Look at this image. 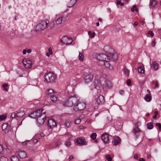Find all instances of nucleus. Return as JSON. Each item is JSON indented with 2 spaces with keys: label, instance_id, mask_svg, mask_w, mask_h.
<instances>
[{
  "label": "nucleus",
  "instance_id": "obj_1",
  "mask_svg": "<svg viewBox=\"0 0 161 161\" xmlns=\"http://www.w3.org/2000/svg\"><path fill=\"white\" fill-rule=\"evenodd\" d=\"M80 98L76 95H74L73 96L69 97L67 100L63 103V104L65 106L71 107L75 105L78 103Z\"/></svg>",
  "mask_w": 161,
  "mask_h": 161
},
{
  "label": "nucleus",
  "instance_id": "obj_2",
  "mask_svg": "<svg viewBox=\"0 0 161 161\" xmlns=\"http://www.w3.org/2000/svg\"><path fill=\"white\" fill-rule=\"evenodd\" d=\"M56 78V75L52 72L47 73L44 75L45 81L47 82H55Z\"/></svg>",
  "mask_w": 161,
  "mask_h": 161
},
{
  "label": "nucleus",
  "instance_id": "obj_3",
  "mask_svg": "<svg viewBox=\"0 0 161 161\" xmlns=\"http://www.w3.org/2000/svg\"><path fill=\"white\" fill-rule=\"evenodd\" d=\"M49 21L42 20L36 26V31H41L45 29L47 26Z\"/></svg>",
  "mask_w": 161,
  "mask_h": 161
},
{
  "label": "nucleus",
  "instance_id": "obj_4",
  "mask_svg": "<svg viewBox=\"0 0 161 161\" xmlns=\"http://www.w3.org/2000/svg\"><path fill=\"white\" fill-rule=\"evenodd\" d=\"M86 107V104L84 102H80L79 101L77 104L73 107L74 110L75 111H78L83 110Z\"/></svg>",
  "mask_w": 161,
  "mask_h": 161
},
{
  "label": "nucleus",
  "instance_id": "obj_5",
  "mask_svg": "<svg viewBox=\"0 0 161 161\" xmlns=\"http://www.w3.org/2000/svg\"><path fill=\"white\" fill-rule=\"evenodd\" d=\"M75 144L77 146H79L86 145L87 141L84 137H78L76 139Z\"/></svg>",
  "mask_w": 161,
  "mask_h": 161
},
{
  "label": "nucleus",
  "instance_id": "obj_6",
  "mask_svg": "<svg viewBox=\"0 0 161 161\" xmlns=\"http://www.w3.org/2000/svg\"><path fill=\"white\" fill-rule=\"evenodd\" d=\"M25 113L24 110L19 111L18 112H15L12 113L10 116L13 118H16L18 119L20 118L23 117L25 115Z\"/></svg>",
  "mask_w": 161,
  "mask_h": 161
},
{
  "label": "nucleus",
  "instance_id": "obj_7",
  "mask_svg": "<svg viewBox=\"0 0 161 161\" xmlns=\"http://www.w3.org/2000/svg\"><path fill=\"white\" fill-rule=\"evenodd\" d=\"M94 57L98 60L105 61L107 60H110V58L108 56L106 55L101 54H99L95 53L94 54Z\"/></svg>",
  "mask_w": 161,
  "mask_h": 161
},
{
  "label": "nucleus",
  "instance_id": "obj_8",
  "mask_svg": "<svg viewBox=\"0 0 161 161\" xmlns=\"http://www.w3.org/2000/svg\"><path fill=\"white\" fill-rule=\"evenodd\" d=\"M42 109H38L36 111L31 113L30 115L31 118L37 119L40 117L42 113Z\"/></svg>",
  "mask_w": 161,
  "mask_h": 161
},
{
  "label": "nucleus",
  "instance_id": "obj_9",
  "mask_svg": "<svg viewBox=\"0 0 161 161\" xmlns=\"http://www.w3.org/2000/svg\"><path fill=\"white\" fill-rule=\"evenodd\" d=\"M46 117L45 112H43L41 115V116L37 118L36 121L39 126L42 125L44 123Z\"/></svg>",
  "mask_w": 161,
  "mask_h": 161
},
{
  "label": "nucleus",
  "instance_id": "obj_10",
  "mask_svg": "<svg viewBox=\"0 0 161 161\" xmlns=\"http://www.w3.org/2000/svg\"><path fill=\"white\" fill-rule=\"evenodd\" d=\"M93 75L90 73H86L84 74V80L86 83H89L92 81Z\"/></svg>",
  "mask_w": 161,
  "mask_h": 161
},
{
  "label": "nucleus",
  "instance_id": "obj_11",
  "mask_svg": "<svg viewBox=\"0 0 161 161\" xmlns=\"http://www.w3.org/2000/svg\"><path fill=\"white\" fill-rule=\"evenodd\" d=\"M23 63L24 66L27 69L31 68L32 63L31 61L27 58H25L23 60Z\"/></svg>",
  "mask_w": 161,
  "mask_h": 161
},
{
  "label": "nucleus",
  "instance_id": "obj_12",
  "mask_svg": "<svg viewBox=\"0 0 161 161\" xmlns=\"http://www.w3.org/2000/svg\"><path fill=\"white\" fill-rule=\"evenodd\" d=\"M103 78L100 77H97L95 78L94 82V86L95 88L98 89L100 88L101 86V81Z\"/></svg>",
  "mask_w": 161,
  "mask_h": 161
},
{
  "label": "nucleus",
  "instance_id": "obj_13",
  "mask_svg": "<svg viewBox=\"0 0 161 161\" xmlns=\"http://www.w3.org/2000/svg\"><path fill=\"white\" fill-rule=\"evenodd\" d=\"M68 17V15H67L66 17L63 16L60 17H58L57 16L56 17V19L55 21V23L56 25H59L61 24L63 22L65 21L66 19V18H67Z\"/></svg>",
  "mask_w": 161,
  "mask_h": 161
},
{
  "label": "nucleus",
  "instance_id": "obj_14",
  "mask_svg": "<svg viewBox=\"0 0 161 161\" xmlns=\"http://www.w3.org/2000/svg\"><path fill=\"white\" fill-rule=\"evenodd\" d=\"M61 41L63 43L66 45H70L72 43L73 41L72 38L67 36H65L62 37Z\"/></svg>",
  "mask_w": 161,
  "mask_h": 161
},
{
  "label": "nucleus",
  "instance_id": "obj_15",
  "mask_svg": "<svg viewBox=\"0 0 161 161\" xmlns=\"http://www.w3.org/2000/svg\"><path fill=\"white\" fill-rule=\"evenodd\" d=\"M142 132L140 129L137 127H136L133 130L132 132L134 138L136 139L139 136L141 133Z\"/></svg>",
  "mask_w": 161,
  "mask_h": 161
},
{
  "label": "nucleus",
  "instance_id": "obj_16",
  "mask_svg": "<svg viewBox=\"0 0 161 161\" xmlns=\"http://www.w3.org/2000/svg\"><path fill=\"white\" fill-rule=\"evenodd\" d=\"M112 87L111 82L107 80L105 81L104 84L103 85V89L105 91H106L108 89L112 88Z\"/></svg>",
  "mask_w": 161,
  "mask_h": 161
},
{
  "label": "nucleus",
  "instance_id": "obj_17",
  "mask_svg": "<svg viewBox=\"0 0 161 161\" xmlns=\"http://www.w3.org/2000/svg\"><path fill=\"white\" fill-rule=\"evenodd\" d=\"M101 139L104 144H107L109 141V136L107 133L103 134L101 136Z\"/></svg>",
  "mask_w": 161,
  "mask_h": 161
},
{
  "label": "nucleus",
  "instance_id": "obj_18",
  "mask_svg": "<svg viewBox=\"0 0 161 161\" xmlns=\"http://www.w3.org/2000/svg\"><path fill=\"white\" fill-rule=\"evenodd\" d=\"M17 155L19 156L21 158H25L26 157V154L24 151L21 150H18L16 152Z\"/></svg>",
  "mask_w": 161,
  "mask_h": 161
},
{
  "label": "nucleus",
  "instance_id": "obj_19",
  "mask_svg": "<svg viewBox=\"0 0 161 161\" xmlns=\"http://www.w3.org/2000/svg\"><path fill=\"white\" fill-rule=\"evenodd\" d=\"M2 131L5 133L8 132L10 130V126L7 123H4L2 126Z\"/></svg>",
  "mask_w": 161,
  "mask_h": 161
},
{
  "label": "nucleus",
  "instance_id": "obj_20",
  "mask_svg": "<svg viewBox=\"0 0 161 161\" xmlns=\"http://www.w3.org/2000/svg\"><path fill=\"white\" fill-rule=\"evenodd\" d=\"M47 125L51 129L57 126V124L55 121L53 119H50L48 121Z\"/></svg>",
  "mask_w": 161,
  "mask_h": 161
},
{
  "label": "nucleus",
  "instance_id": "obj_21",
  "mask_svg": "<svg viewBox=\"0 0 161 161\" xmlns=\"http://www.w3.org/2000/svg\"><path fill=\"white\" fill-rule=\"evenodd\" d=\"M105 102L104 97L101 95H99L97 99V102L99 105L103 104Z\"/></svg>",
  "mask_w": 161,
  "mask_h": 161
},
{
  "label": "nucleus",
  "instance_id": "obj_22",
  "mask_svg": "<svg viewBox=\"0 0 161 161\" xmlns=\"http://www.w3.org/2000/svg\"><path fill=\"white\" fill-rule=\"evenodd\" d=\"M121 142V140L119 137L118 136L114 137L112 142L113 145L116 146L119 144Z\"/></svg>",
  "mask_w": 161,
  "mask_h": 161
},
{
  "label": "nucleus",
  "instance_id": "obj_23",
  "mask_svg": "<svg viewBox=\"0 0 161 161\" xmlns=\"http://www.w3.org/2000/svg\"><path fill=\"white\" fill-rule=\"evenodd\" d=\"M3 152L8 153L11 152L10 150L8 148H3V146L1 144H0V153Z\"/></svg>",
  "mask_w": 161,
  "mask_h": 161
},
{
  "label": "nucleus",
  "instance_id": "obj_24",
  "mask_svg": "<svg viewBox=\"0 0 161 161\" xmlns=\"http://www.w3.org/2000/svg\"><path fill=\"white\" fill-rule=\"evenodd\" d=\"M108 60L106 59V60L104 61V64L107 68H108L110 70H112L113 69V66L109 63Z\"/></svg>",
  "mask_w": 161,
  "mask_h": 161
},
{
  "label": "nucleus",
  "instance_id": "obj_25",
  "mask_svg": "<svg viewBox=\"0 0 161 161\" xmlns=\"http://www.w3.org/2000/svg\"><path fill=\"white\" fill-rule=\"evenodd\" d=\"M109 57L110 58V59L112 58L114 61H116L118 59L117 54L116 53H110Z\"/></svg>",
  "mask_w": 161,
  "mask_h": 161
},
{
  "label": "nucleus",
  "instance_id": "obj_26",
  "mask_svg": "<svg viewBox=\"0 0 161 161\" xmlns=\"http://www.w3.org/2000/svg\"><path fill=\"white\" fill-rule=\"evenodd\" d=\"M157 3L158 2L155 0H150L149 6L150 8L155 7Z\"/></svg>",
  "mask_w": 161,
  "mask_h": 161
},
{
  "label": "nucleus",
  "instance_id": "obj_27",
  "mask_svg": "<svg viewBox=\"0 0 161 161\" xmlns=\"http://www.w3.org/2000/svg\"><path fill=\"white\" fill-rule=\"evenodd\" d=\"M158 64L155 61L152 62L151 67L155 70H157L158 68Z\"/></svg>",
  "mask_w": 161,
  "mask_h": 161
},
{
  "label": "nucleus",
  "instance_id": "obj_28",
  "mask_svg": "<svg viewBox=\"0 0 161 161\" xmlns=\"http://www.w3.org/2000/svg\"><path fill=\"white\" fill-rule=\"evenodd\" d=\"M152 99V97L151 94H147L146 95L144 99L147 102H150L151 101Z\"/></svg>",
  "mask_w": 161,
  "mask_h": 161
},
{
  "label": "nucleus",
  "instance_id": "obj_29",
  "mask_svg": "<svg viewBox=\"0 0 161 161\" xmlns=\"http://www.w3.org/2000/svg\"><path fill=\"white\" fill-rule=\"evenodd\" d=\"M76 0H71L68 4V7L70 8L72 7L76 3Z\"/></svg>",
  "mask_w": 161,
  "mask_h": 161
},
{
  "label": "nucleus",
  "instance_id": "obj_30",
  "mask_svg": "<svg viewBox=\"0 0 161 161\" xmlns=\"http://www.w3.org/2000/svg\"><path fill=\"white\" fill-rule=\"evenodd\" d=\"M55 25H56L55 23H53L52 22H50L48 24L47 27L49 29H51L54 27Z\"/></svg>",
  "mask_w": 161,
  "mask_h": 161
},
{
  "label": "nucleus",
  "instance_id": "obj_31",
  "mask_svg": "<svg viewBox=\"0 0 161 161\" xmlns=\"http://www.w3.org/2000/svg\"><path fill=\"white\" fill-rule=\"evenodd\" d=\"M123 71L125 75L126 76L128 77L129 76L130 71L128 69L125 68L124 69Z\"/></svg>",
  "mask_w": 161,
  "mask_h": 161
},
{
  "label": "nucleus",
  "instance_id": "obj_32",
  "mask_svg": "<svg viewBox=\"0 0 161 161\" xmlns=\"http://www.w3.org/2000/svg\"><path fill=\"white\" fill-rule=\"evenodd\" d=\"M147 128L149 130L152 129L153 128V125L152 123L149 122L147 124Z\"/></svg>",
  "mask_w": 161,
  "mask_h": 161
},
{
  "label": "nucleus",
  "instance_id": "obj_33",
  "mask_svg": "<svg viewBox=\"0 0 161 161\" xmlns=\"http://www.w3.org/2000/svg\"><path fill=\"white\" fill-rule=\"evenodd\" d=\"M51 99L53 102H55L57 100L58 97L56 96L52 95L51 96Z\"/></svg>",
  "mask_w": 161,
  "mask_h": 161
},
{
  "label": "nucleus",
  "instance_id": "obj_34",
  "mask_svg": "<svg viewBox=\"0 0 161 161\" xmlns=\"http://www.w3.org/2000/svg\"><path fill=\"white\" fill-rule=\"evenodd\" d=\"M88 34L91 38H93L95 35V33L94 32H92L91 31H88Z\"/></svg>",
  "mask_w": 161,
  "mask_h": 161
},
{
  "label": "nucleus",
  "instance_id": "obj_35",
  "mask_svg": "<svg viewBox=\"0 0 161 161\" xmlns=\"http://www.w3.org/2000/svg\"><path fill=\"white\" fill-rule=\"evenodd\" d=\"M7 115L3 114L0 115V122L5 120L7 118Z\"/></svg>",
  "mask_w": 161,
  "mask_h": 161
},
{
  "label": "nucleus",
  "instance_id": "obj_36",
  "mask_svg": "<svg viewBox=\"0 0 161 161\" xmlns=\"http://www.w3.org/2000/svg\"><path fill=\"white\" fill-rule=\"evenodd\" d=\"M11 161H19L18 158L16 156H13L11 158Z\"/></svg>",
  "mask_w": 161,
  "mask_h": 161
},
{
  "label": "nucleus",
  "instance_id": "obj_37",
  "mask_svg": "<svg viewBox=\"0 0 161 161\" xmlns=\"http://www.w3.org/2000/svg\"><path fill=\"white\" fill-rule=\"evenodd\" d=\"M138 71L140 73H144V71L143 69L142 66H140L138 68Z\"/></svg>",
  "mask_w": 161,
  "mask_h": 161
},
{
  "label": "nucleus",
  "instance_id": "obj_38",
  "mask_svg": "<svg viewBox=\"0 0 161 161\" xmlns=\"http://www.w3.org/2000/svg\"><path fill=\"white\" fill-rule=\"evenodd\" d=\"M52 49L51 48H49L48 49V52H47L46 53V55L48 57H49L50 55L52 54Z\"/></svg>",
  "mask_w": 161,
  "mask_h": 161
},
{
  "label": "nucleus",
  "instance_id": "obj_39",
  "mask_svg": "<svg viewBox=\"0 0 161 161\" xmlns=\"http://www.w3.org/2000/svg\"><path fill=\"white\" fill-rule=\"evenodd\" d=\"M97 137V134L96 133H93L91 135V137L93 140L96 139Z\"/></svg>",
  "mask_w": 161,
  "mask_h": 161
},
{
  "label": "nucleus",
  "instance_id": "obj_40",
  "mask_svg": "<svg viewBox=\"0 0 161 161\" xmlns=\"http://www.w3.org/2000/svg\"><path fill=\"white\" fill-rule=\"evenodd\" d=\"M53 90L52 89H48L46 91V94L47 95H49L50 94L53 92Z\"/></svg>",
  "mask_w": 161,
  "mask_h": 161
},
{
  "label": "nucleus",
  "instance_id": "obj_41",
  "mask_svg": "<svg viewBox=\"0 0 161 161\" xmlns=\"http://www.w3.org/2000/svg\"><path fill=\"white\" fill-rule=\"evenodd\" d=\"M79 59L80 61H82L84 59V56L83 54L80 53H79Z\"/></svg>",
  "mask_w": 161,
  "mask_h": 161
},
{
  "label": "nucleus",
  "instance_id": "obj_42",
  "mask_svg": "<svg viewBox=\"0 0 161 161\" xmlns=\"http://www.w3.org/2000/svg\"><path fill=\"white\" fill-rule=\"evenodd\" d=\"M8 84L5 83L3 85V87L4 90L6 91L7 92L8 91V89L6 87L8 86Z\"/></svg>",
  "mask_w": 161,
  "mask_h": 161
},
{
  "label": "nucleus",
  "instance_id": "obj_43",
  "mask_svg": "<svg viewBox=\"0 0 161 161\" xmlns=\"http://www.w3.org/2000/svg\"><path fill=\"white\" fill-rule=\"evenodd\" d=\"M106 159L108 160V161H111L112 160V158L111 157L110 155H107L105 157Z\"/></svg>",
  "mask_w": 161,
  "mask_h": 161
},
{
  "label": "nucleus",
  "instance_id": "obj_44",
  "mask_svg": "<svg viewBox=\"0 0 161 161\" xmlns=\"http://www.w3.org/2000/svg\"><path fill=\"white\" fill-rule=\"evenodd\" d=\"M116 3L117 5H119L121 6H123L124 5L123 3L121 2L120 0H117Z\"/></svg>",
  "mask_w": 161,
  "mask_h": 161
},
{
  "label": "nucleus",
  "instance_id": "obj_45",
  "mask_svg": "<svg viewBox=\"0 0 161 161\" xmlns=\"http://www.w3.org/2000/svg\"><path fill=\"white\" fill-rule=\"evenodd\" d=\"M65 126L67 128H69L70 127V124L69 122L67 120H66L64 123Z\"/></svg>",
  "mask_w": 161,
  "mask_h": 161
},
{
  "label": "nucleus",
  "instance_id": "obj_46",
  "mask_svg": "<svg viewBox=\"0 0 161 161\" xmlns=\"http://www.w3.org/2000/svg\"><path fill=\"white\" fill-rule=\"evenodd\" d=\"M1 161H8V158L4 157H2L0 158Z\"/></svg>",
  "mask_w": 161,
  "mask_h": 161
},
{
  "label": "nucleus",
  "instance_id": "obj_47",
  "mask_svg": "<svg viewBox=\"0 0 161 161\" xmlns=\"http://www.w3.org/2000/svg\"><path fill=\"white\" fill-rule=\"evenodd\" d=\"M71 143L69 141H67L65 143V145L66 147H69L71 145Z\"/></svg>",
  "mask_w": 161,
  "mask_h": 161
},
{
  "label": "nucleus",
  "instance_id": "obj_48",
  "mask_svg": "<svg viewBox=\"0 0 161 161\" xmlns=\"http://www.w3.org/2000/svg\"><path fill=\"white\" fill-rule=\"evenodd\" d=\"M147 34L148 35H150L152 37H153L154 36V34L152 31H148Z\"/></svg>",
  "mask_w": 161,
  "mask_h": 161
},
{
  "label": "nucleus",
  "instance_id": "obj_49",
  "mask_svg": "<svg viewBox=\"0 0 161 161\" xmlns=\"http://www.w3.org/2000/svg\"><path fill=\"white\" fill-rule=\"evenodd\" d=\"M136 6L134 5L132 8H131V10L132 12H134L135 11H137V9L136 8Z\"/></svg>",
  "mask_w": 161,
  "mask_h": 161
},
{
  "label": "nucleus",
  "instance_id": "obj_50",
  "mask_svg": "<svg viewBox=\"0 0 161 161\" xmlns=\"http://www.w3.org/2000/svg\"><path fill=\"white\" fill-rule=\"evenodd\" d=\"M127 84L128 86H130L131 85V81L130 79H128L127 80Z\"/></svg>",
  "mask_w": 161,
  "mask_h": 161
},
{
  "label": "nucleus",
  "instance_id": "obj_51",
  "mask_svg": "<svg viewBox=\"0 0 161 161\" xmlns=\"http://www.w3.org/2000/svg\"><path fill=\"white\" fill-rule=\"evenodd\" d=\"M75 123L76 124H79L80 122V119H77L75 121Z\"/></svg>",
  "mask_w": 161,
  "mask_h": 161
},
{
  "label": "nucleus",
  "instance_id": "obj_52",
  "mask_svg": "<svg viewBox=\"0 0 161 161\" xmlns=\"http://www.w3.org/2000/svg\"><path fill=\"white\" fill-rule=\"evenodd\" d=\"M156 125L158 127L159 130H161V124L159 123H158L156 124Z\"/></svg>",
  "mask_w": 161,
  "mask_h": 161
},
{
  "label": "nucleus",
  "instance_id": "obj_53",
  "mask_svg": "<svg viewBox=\"0 0 161 161\" xmlns=\"http://www.w3.org/2000/svg\"><path fill=\"white\" fill-rule=\"evenodd\" d=\"M61 144V142L60 141H58L56 143V145L57 146H59Z\"/></svg>",
  "mask_w": 161,
  "mask_h": 161
},
{
  "label": "nucleus",
  "instance_id": "obj_54",
  "mask_svg": "<svg viewBox=\"0 0 161 161\" xmlns=\"http://www.w3.org/2000/svg\"><path fill=\"white\" fill-rule=\"evenodd\" d=\"M156 43V42L155 40H153V41H152V45L153 47H154L155 46Z\"/></svg>",
  "mask_w": 161,
  "mask_h": 161
},
{
  "label": "nucleus",
  "instance_id": "obj_55",
  "mask_svg": "<svg viewBox=\"0 0 161 161\" xmlns=\"http://www.w3.org/2000/svg\"><path fill=\"white\" fill-rule=\"evenodd\" d=\"M135 125H136V127H138V126H139L141 125V123L138 122H136V123Z\"/></svg>",
  "mask_w": 161,
  "mask_h": 161
},
{
  "label": "nucleus",
  "instance_id": "obj_56",
  "mask_svg": "<svg viewBox=\"0 0 161 161\" xmlns=\"http://www.w3.org/2000/svg\"><path fill=\"white\" fill-rule=\"evenodd\" d=\"M138 157V155L137 154H135L134 156V158L136 159H137Z\"/></svg>",
  "mask_w": 161,
  "mask_h": 161
},
{
  "label": "nucleus",
  "instance_id": "obj_57",
  "mask_svg": "<svg viewBox=\"0 0 161 161\" xmlns=\"http://www.w3.org/2000/svg\"><path fill=\"white\" fill-rule=\"evenodd\" d=\"M158 86H159V84L158 83L157 81L155 84V87H158Z\"/></svg>",
  "mask_w": 161,
  "mask_h": 161
},
{
  "label": "nucleus",
  "instance_id": "obj_58",
  "mask_svg": "<svg viewBox=\"0 0 161 161\" xmlns=\"http://www.w3.org/2000/svg\"><path fill=\"white\" fill-rule=\"evenodd\" d=\"M27 52L26 50V49H24V50L23 51V54L25 55V54H26Z\"/></svg>",
  "mask_w": 161,
  "mask_h": 161
},
{
  "label": "nucleus",
  "instance_id": "obj_59",
  "mask_svg": "<svg viewBox=\"0 0 161 161\" xmlns=\"http://www.w3.org/2000/svg\"><path fill=\"white\" fill-rule=\"evenodd\" d=\"M73 158V157L72 155H70V156H69V160H72Z\"/></svg>",
  "mask_w": 161,
  "mask_h": 161
},
{
  "label": "nucleus",
  "instance_id": "obj_60",
  "mask_svg": "<svg viewBox=\"0 0 161 161\" xmlns=\"http://www.w3.org/2000/svg\"><path fill=\"white\" fill-rule=\"evenodd\" d=\"M119 93L121 95H123L124 94V92L123 91L120 90L119 91Z\"/></svg>",
  "mask_w": 161,
  "mask_h": 161
},
{
  "label": "nucleus",
  "instance_id": "obj_61",
  "mask_svg": "<svg viewBox=\"0 0 161 161\" xmlns=\"http://www.w3.org/2000/svg\"><path fill=\"white\" fill-rule=\"evenodd\" d=\"M151 155L150 154H148L147 155V158L148 159H150L151 158Z\"/></svg>",
  "mask_w": 161,
  "mask_h": 161
},
{
  "label": "nucleus",
  "instance_id": "obj_62",
  "mask_svg": "<svg viewBox=\"0 0 161 161\" xmlns=\"http://www.w3.org/2000/svg\"><path fill=\"white\" fill-rule=\"evenodd\" d=\"M45 105H47V106H49L50 105V103L49 102H45Z\"/></svg>",
  "mask_w": 161,
  "mask_h": 161
},
{
  "label": "nucleus",
  "instance_id": "obj_63",
  "mask_svg": "<svg viewBox=\"0 0 161 161\" xmlns=\"http://www.w3.org/2000/svg\"><path fill=\"white\" fill-rule=\"evenodd\" d=\"M27 52L28 53H31V49H29L27 51Z\"/></svg>",
  "mask_w": 161,
  "mask_h": 161
},
{
  "label": "nucleus",
  "instance_id": "obj_64",
  "mask_svg": "<svg viewBox=\"0 0 161 161\" xmlns=\"http://www.w3.org/2000/svg\"><path fill=\"white\" fill-rule=\"evenodd\" d=\"M139 161H145V160L142 158H140Z\"/></svg>",
  "mask_w": 161,
  "mask_h": 161
}]
</instances>
